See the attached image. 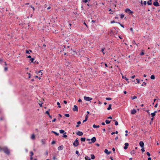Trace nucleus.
<instances>
[{
  "instance_id": "nucleus-61",
  "label": "nucleus",
  "mask_w": 160,
  "mask_h": 160,
  "mask_svg": "<svg viewBox=\"0 0 160 160\" xmlns=\"http://www.w3.org/2000/svg\"><path fill=\"white\" fill-rule=\"evenodd\" d=\"M30 153L31 154L30 156H32L33 155V153L31 151Z\"/></svg>"
},
{
  "instance_id": "nucleus-1",
  "label": "nucleus",
  "mask_w": 160,
  "mask_h": 160,
  "mask_svg": "<svg viewBox=\"0 0 160 160\" xmlns=\"http://www.w3.org/2000/svg\"><path fill=\"white\" fill-rule=\"evenodd\" d=\"M2 150L5 153L8 155H9L10 154V150L7 147H3Z\"/></svg>"
},
{
  "instance_id": "nucleus-57",
  "label": "nucleus",
  "mask_w": 160,
  "mask_h": 160,
  "mask_svg": "<svg viewBox=\"0 0 160 160\" xmlns=\"http://www.w3.org/2000/svg\"><path fill=\"white\" fill-rule=\"evenodd\" d=\"M65 116L67 117H69V115L68 114H65Z\"/></svg>"
},
{
  "instance_id": "nucleus-5",
  "label": "nucleus",
  "mask_w": 160,
  "mask_h": 160,
  "mask_svg": "<svg viewBox=\"0 0 160 160\" xmlns=\"http://www.w3.org/2000/svg\"><path fill=\"white\" fill-rule=\"evenodd\" d=\"M143 81H136V82H135V81H132L131 83L133 84H135L136 83H141V82H142Z\"/></svg>"
},
{
  "instance_id": "nucleus-11",
  "label": "nucleus",
  "mask_w": 160,
  "mask_h": 160,
  "mask_svg": "<svg viewBox=\"0 0 160 160\" xmlns=\"http://www.w3.org/2000/svg\"><path fill=\"white\" fill-rule=\"evenodd\" d=\"M104 152L106 153L107 154H109L111 152V151H108L107 149H105L104 150Z\"/></svg>"
},
{
  "instance_id": "nucleus-25",
  "label": "nucleus",
  "mask_w": 160,
  "mask_h": 160,
  "mask_svg": "<svg viewBox=\"0 0 160 160\" xmlns=\"http://www.w3.org/2000/svg\"><path fill=\"white\" fill-rule=\"evenodd\" d=\"M105 48L104 47L101 49V51L103 53V54H104L105 53L104 52Z\"/></svg>"
},
{
  "instance_id": "nucleus-23",
  "label": "nucleus",
  "mask_w": 160,
  "mask_h": 160,
  "mask_svg": "<svg viewBox=\"0 0 160 160\" xmlns=\"http://www.w3.org/2000/svg\"><path fill=\"white\" fill-rule=\"evenodd\" d=\"M144 50H142L141 52H140V55L141 56H142L143 55H144Z\"/></svg>"
},
{
  "instance_id": "nucleus-10",
  "label": "nucleus",
  "mask_w": 160,
  "mask_h": 160,
  "mask_svg": "<svg viewBox=\"0 0 160 160\" xmlns=\"http://www.w3.org/2000/svg\"><path fill=\"white\" fill-rule=\"evenodd\" d=\"M63 148H64V147H63V145H61V146H59L58 148V149L59 151H60V150H62V149H63Z\"/></svg>"
},
{
  "instance_id": "nucleus-15",
  "label": "nucleus",
  "mask_w": 160,
  "mask_h": 160,
  "mask_svg": "<svg viewBox=\"0 0 160 160\" xmlns=\"http://www.w3.org/2000/svg\"><path fill=\"white\" fill-rule=\"evenodd\" d=\"M139 145L141 148H143L144 144L142 141H140L139 142Z\"/></svg>"
},
{
  "instance_id": "nucleus-3",
  "label": "nucleus",
  "mask_w": 160,
  "mask_h": 160,
  "mask_svg": "<svg viewBox=\"0 0 160 160\" xmlns=\"http://www.w3.org/2000/svg\"><path fill=\"white\" fill-rule=\"evenodd\" d=\"M79 142L78 140V138H77L76 140L73 143V145L74 147H77L78 145Z\"/></svg>"
},
{
  "instance_id": "nucleus-54",
  "label": "nucleus",
  "mask_w": 160,
  "mask_h": 160,
  "mask_svg": "<svg viewBox=\"0 0 160 160\" xmlns=\"http://www.w3.org/2000/svg\"><path fill=\"white\" fill-rule=\"evenodd\" d=\"M146 154L149 157H150L151 155L150 153L148 152H147Z\"/></svg>"
},
{
  "instance_id": "nucleus-26",
  "label": "nucleus",
  "mask_w": 160,
  "mask_h": 160,
  "mask_svg": "<svg viewBox=\"0 0 160 160\" xmlns=\"http://www.w3.org/2000/svg\"><path fill=\"white\" fill-rule=\"evenodd\" d=\"M85 158L86 160H91L90 159V158L89 157L87 156H86Z\"/></svg>"
},
{
  "instance_id": "nucleus-46",
  "label": "nucleus",
  "mask_w": 160,
  "mask_h": 160,
  "mask_svg": "<svg viewBox=\"0 0 160 160\" xmlns=\"http://www.w3.org/2000/svg\"><path fill=\"white\" fill-rule=\"evenodd\" d=\"M87 5L88 7V8H90V7H91L92 6V5L91 4H89V3H88L87 4Z\"/></svg>"
},
{
  "instance_id": "nucleus-6",
  "label": "nucleus",
  "mask_w": 160,
  "mask_h": 160,
  "mask_svg": "<svg viewBox=\"0 0 160 160\" xmlns=\"http://www.w3.org/2000/svg\"><path fill=\"white\" fill-rule=\"evenodd\" d=\"M158 0H155V1L153 3V4L156 7L159 6L160 4L158 1Z\"/></svg>"
},
{
  "instance_id": "nucleus-47",
  "label": "nucleus",
  "mask_w": 160,
  "mask_h": 160,
  "mask_svg": "<svg viewBox=\"0 0 160 160\" xmlns=\"http://www.w3.org/2000/svg\"><path fill=\"white\" fill-rule=\"evenodd\" d=\"M75 153L76 154L78 155V156H79L80 154L79 153V151L78 150H76L75 152Z\"/></svg>"
},
{
  "instance_id": "nucleus-51",
  "label": "nucleus",
  "mask_w": 160,
  "mask_h": 160,
  "mask_svg": "<svg viewBox=\"0 0 160 160\" xmlns=\"http://www.w3.org/2000/svg\"><path fill=\"white\" fill-rule=\"evenodd\" d=\"M137 98V97L136 96H134L133 97H132V100L136 99Z\"/></svg>"
},
{
  "instance_id": "nucleus-8",
  "label": "nucleus",
  "mask_w": 160,
  "mask_h": 160,
  "mask_svg": "<svg viewBox=\"0 0 160 160\" xmlns=\"http://www.w3.org/2000/svg\"><path fill=\"white\" fill-rule=\"evenodd\" d=\"M91 142H89V143L90 144V143H92H92L96 141V138L94 137H93L91 139Z\"/></svg>"
},
{
  "instance_id": "nucleus-7",
  "label": "nucleus",
  "mask_w": 160,
  "mask_h": 160,
  "mask_svg": "<svg viewBox=\"0 0 160 160\" xmlns=\"http://www.w3.org/2000/svg\"><path fill=\"white\" fill-rule=\"evenodd\" d=\"M84 98L85 100L87 101H90L92 100V98H91L84 96Z\"/></svg>"
},
{
  "instance_id": "nucleus-38",
  "label": "nucleus",
  "mask_w": 160,
  "mask_h": 160,
  "mask_svg": "<svg viewBox=\"0 0 160 160\" xmlns=\"http://www.w3.org/2000/svg\"><path fill=\"white\" fill-rule=\"evenodd\" d=\"M101 64H104V65H105V67L106 68L107 67H108V65H107V64L106 63L102 62Z\"/></svg>"
},
{
  "instance_id": "nucleus-12",
  "label": "nucleus",
  "mask_w": 160,
  "mask_h": 160,
  "mask_svg": "<svg viewBox=\"0 0 160 160\" xmlns=\"http://www.w3.org/2000/svg\"><path fill=\"white\" fill-rule=\"evenodd\" d=\"M32 50L30 49H29L28 50H26L25 51V52L26 54H30V52H32Z\"/></svg>"
},
{
  "instance_id": "nucleus-52",
  "label": "nucleus",
  "mask_w": 160,
  "mask_h": 160,
  "mask_svg": "<svg viewBox=\"0 0 160 160\" xmlns=\"http://www.w3.org/2000/svg\"><path fill=\"white\" fill-rule=\"evenodd\" d=\"M34 64L36 63L37 64H39V62L38 61H34V63H33Z\"/></svg>"
},
{
  "instance_id": "nucleus-63",
  "label": "nucleus",
  "mask_w": 160,
  "mask_h": 160,
  "mask_svg": "<svg viewBox=\"0 0 160 160\" xmlns=\"http://www.w3.org/2000/svg\"><path fill=\"white\" fill-rule=\"evenodd\" d=\"M144 5H146L147 4V2L146 1H144L143 3Z\"/></svg>"
},
{
  "instance_id": "nucleus-55",
  "label": "nucleus",
  "mask_w": 160,
  "mask_h": 160,
  "mask_svg": "<svg viewBox=\"0 0 160 160\" xmlns=\"http://www.w3.org/2000/svg\"><path fill=\"white\" fill-rule=\"evenodd\" d=\"M83 24L86 26V27L88 28V25H87V24L85 22H83Z\"/></svg>"
},
{
  "instance_id": "nucleus-28",
  "label": "nucleus",
  "mask_w": 160,
  "mask_h": 160,
  "mask_svg": "<svg viewBox=\"0 0 160 160\" xmlns=\"http://www.w3.org/2000/svg\"><path fill=\"white\" fill-rule=\"evenodd\" d=\"M86 140V138H81V140L82 142H84Z\"/></svg>"
},
{
  "instance_id": "nucleus-48",
  "label": "nucleus",
  "mask_w": 160,
  "mask_h": 160,
  "mask_svg": "<svg viewBox=\"0 0 160 160\" xmlns=\"http://www.w3.org/2000/svg\"><path fill=\"white\" fill-rule=\"evenodd\" d=\"M116 22H115L114 20H113L111 21L110 23L111 24H112V23H116Z\"/></svg>"
},
{
  "instance_id": "nucleus-50",
  "label": "nucleus",
  "mask_w": 160,
  "mask_h": 160,
  "mask_svg": "<svg viewBox=\"0 0 160 160\" xmlns=\"http://www.w3.org/2000/svg\"><path fill=\"white\" fill-rule=\"evenodd\" d=\"M53 133L55 134L57 136H58L59 135V134L57 132H53Z\"/></svg>"
},
{
  "instance_id": "nucleus-13",
  "label": "nucleus",
  "mask_w": 160,
  "mask_h": 160,
  "mask_svg": "<svg viewBox=\"0 0 160 160\" xmlns=\"http://www.w3.org/2000/svg\"><path fill=\"white\" fill-rule=\"evenodd\" d=\"M124 145L125 146L124 147V148L126 150L128 148V146L129 144L128 143L126 142L125 143Z\"/></svg>"
},
{
  "instance_id": "nucleus-4",
  "label": "nucleus",
  "mask_w": 160,
  "mask_h": 160,
  "mask_svg": "<svg viewBox=\"0 0 160 160\" xmlns=\"http://www.w3.org/2000/svg\"><path fill=\"white\" fill-rule=\"evenodd\" d=\"M71 62H66L65 65L68 68V69H70V68H72L71 65Z\"/></svg>"
},
{
  "instance_id": "nucleus-16",
  "label": "nucleus",
  "mask_w": 160,
  "mask_h": 160,
  "mask_svg": "<svg viewBox=\"0 0 160 160\" xmlns=\"http://www.w3.org/2000/svg\"><path fill=\"white\" fill-rule=\"evenodd\" d=\"M35 59V58H31L29 60V62L30 63H34V60Z\"/></svg>"
},
{
  "instance_id": "nucleus-31",
  "label": "nucleus",
  "mask_w": 160,
  "mask_h": 160,
  "mask_svg": "<svg viewBox=\"0 0 160 160\" xmlns=\"http://www.w3.org/2000/svg\"><path fill=\"white\" fill-rule=\"evenodd\" d=\"M68 22L69 23V26H70L69 29H71V26H72V24L71 23V22H70V21H68Z\"/></svg>"
},
{
  "instance_id": "nucleus-33",
  "label": "nucleus",
  "mask_w": 160,
  "mask_h": 160,
  "mask_svg": "<svg viewBox=\"0 0 160 160\" xmlns=\"http://www.w3.org/2000/svg\"><path fill=\"white\" fill-rule=\"evenodd\" d=\"M91 158L92 159H94L95 158V156L94 154L91 155Z\"/></svg>"
},
{
  "instance_id": "nucleus-19",
  "label": "nucleus",
  "mask_w": 160,
  "mask_h": 160,
  "mask_svg": "<svg viewBox=\"0 0 160 160\" xmlns=\"http://www.w3.org/2000/svg\"><path fill=\"white\" fill-rule=\"evenodd\" d=\"M122 76V78L123 79H124L125 80H129V79L126 77V75L124 76L122 74H121Z\"/></svg>"
},
{
  "instance_id": "nucleus-35",
  "label": "nucleus",
  "mask_w": 160,
  "mask_h": 160,
  "mask_svg": "<svg viewBox=\"0 0 160 160\" xmlns=\"http://www.w3.org/2000/svg\"><path fill=\"white\" fill-rule=\"evenodd\" d=\"M66 134V132H64L63 133V135L62 136L64 138H66L67 137V136L65 135Z\"/></svg>"
},
{
  "instance_id": "nucleus-18",
  "label": "nucleus",
  "mask_w": 160,
  "mask_h": 160,
  "mask_svg": "<svg viewBox=\"0 0 160 160\" xmlns=\"http://www.w3.org/2000/svg\"><path fill=\"white\" fill-rule=\"evenodd\" d=\"M152 0H149L147 2V4L148 5H151L152 4Z\"/></svg>"
},
{
  "instance_id": "nucleus-64",
  "label": "nucleus",
  "mask_w": 160,
  "mask_h": 160,
  "mask_svg": "<svg viewBox=\"0 0 160 160\" xmlns=\"http://www.w3.org/2000/svg\"><path fill=\"white\" fill-rule=\"evenodd\" d=\"M115 124L116 126L118 125V122L117 121H116Z\"/></svg>"
},
{
  "instance_id": "nucleus-39",
  "label": "nucleus",
  "mask_w": 160,
  "mask_h": 160,
  "mask_svg": "<svg viewBox=\"0 0 160 160\" xmlns=\"http://www.w3.org/2000/svg\"><path fill=\"white\" fill-rule=\"evenodd\" d=\"M42 71V70H39L38 72V73H37L38 74L39 73H41L40 75H41V76L42 75V73L41 72Z\"/></svg>"
},
{
  "instance_id": "nucleus-45",
  "label": "nucleus",
  "mask_w": 160,
  "mask_h": 160,
  "mask_svg": "<svg viewBox=\"0 0 160 160\" xmlns=\"http://www.w3.org/2000/svg\"><path fill=\"white\" fill-rule=\"evenodd\" d=\"M130 153L132 155L134 154L135 153V151L134 150H133L132 151L130 152Z\"/></svg>"
},
{
  "instance_id": "nucleus-27",
  "label": "nucleus",
  "mask_w": 160,
  "mask_h": 160,
  "mask_svg": "<svg viewBox=\"0 0 160 160\" xmlns=\"http://www.w3.org/2000/svg\"><path fill=\"white\" fill-rule=\"evenodd\" d=\"M92 127L93 128H98L99 127V125H96L95 124H94L93 125Z\"/></svg>"
},
{
  "instance_id": "nucleus-21",
  "label": "nucleus",
  "mask_w": 160,
  "mask_h": 160,
  "mask_svg": "<svg viewBox=\"0 0 160 160\" xmlns=\"http://www.w3.org/2000/svg\"><path fill=\"white\" fill-rule=\"evenodd\" d=\"M157 112L156 111H155L154 112L151 113V115L152 117H153L155 116L156 115V113Z\"/></svg>"
},
{
  "instance_id": "nucleus-58",
  "label": "nucleus",
  "mask_w": 160,
  "mask_h": 160,
  "mask_svg": "<svg viewBox=\"0 0 160 160\" xmlns=\"http://www.w3.org/2000/svg\"><path fill=\"white\" fill-rule=\"evenodd\" d=\"M132 43L133 44H135L136 45V42H135V41L134 40H133L132 41Z\"/></svg>"
},
{
  "instance_id": "nucleus-56",
  "label": "nucleus",
  "mask_w": 160,
  "mask_h": 160,
  "mask_svg": "<svg viewBox=\"0 0 160 160\" xmlns=\"http://www.w3.org/2000/svg\"><path fill=\"white\" fill-rule=\"evenodd\" d=\"M135 77V76L134 75H133V76H131L130 78L132 79H134Z\"/></svg>"
},
{
  "instance_id": "nucleus-2",
  "label": "nucleus",
  "mask_w": 160,
  "mask_h": 160,
  "mask_svg": "<svg viewBox=\"0 0 160 160\" xmlns=\"http://www.w3.org/2000/svg\"><path fill=\"white\" fill-rule=\"evenodd\" d=\"M125 12L129 14H132L133 13V12L130 10L129 8H127L125 9Z\"/></svg>"
},
{
  "instance_id": "nucleus-14",
  "label": "nucleus",
  "mask_w": 160,
  "mask_h": 160,
  "mask_svg": "<svg viewBox=\"0 0 160 160\" xmlns=\"http://www.w3.org/2000/svg\"><path fill=\"white\" fill-rule=\"evenodd\" d=\"M77 135L78 136H81L83 135V133L81 131H78L76 133Z\"/></svg>"
},
{
  "instance_id": "nucleus-36",
  "label": "nucleus",
  "mask_w": 160,
  "mask_h": 160,
  "mask_svg": "<svg viewBox=\"0 0 160 160\" xmlns=\"http://www.w3.org/2000/svg\"><path fill=\"white\" fill-rule=\"evenodd\" d=\"M65 51L67 52H68V51H66V50L64 48H62V49L61 50L60 52H62L63 51Z\"/></svg>"
},
{
  "instance_id": "nucleus-40",
  "label": "nucleus",
  "mask_w": 160,
  "mask_h": 160,
  "mask_svg": "<svg viewBox=\"0 0 160 160\" xmlns=\"http://www.w3.org/2000/svg\"><path fill=\"white\" fill-rule=\"evenodd\" d=\"M27 74H28V78H30L31 77V75L30 74V73H27Z\"/></svg>"
},
{
  "instance_id": "nucleus-44",
  "label": "nucleus",
  "mask_w": 160,
  "mask_h": 160,
  "mask_svg": "<svg viewBox=\"0 0 160 160\" xmlns=\"http://www.w3.org/2000/svg\"><path fill=\"white\" fill-rule=\"evenodd\" d=\"M4 70L5 72H7L8 71V68L7 67H5L4 68Z\"/></svg>"
},
{
  "instance_id": "nucleus-24",
  "label": "nucleus",
  "mask_w": 160,
  "mask_h": 160,
  "mask_svg": "<svg viewBox=\"0 0 160 160\" xmlns=\"http://www.w3.org/2000/svg\"><path fill=\"white\" fill-rule=\"evenodd\" d=\"M31 138L32 140H34L35 139V135L34 134H32L31 136Z\"/></svg>"
},
{
  "instance_id": "nucleus-49",
  "label": "nucleus",
  "mask_w": 160,
  "mask_h": 160,
  "mask_svg": "<svg viewBox=\"0 0 160 160\" xmlns=\"http://www.w3.org/2000/svg\"><path fill=\"white\" fill-rule=\"evenodd\" d=\"M57 104L58 105V107L59 108H60L61 107V106L60 105V103L59 102H57Z\"/></svg>"
},
{
  "instance_id": "nucleus-62",
  "label": "nucleus",
  "mask_w": 160,
  "mask_h": 160,
  "mask_svg": "<svg viewBox=\"0 0 160 160\" xmlns=\"http://www.w3.org/2000/svg\"><path fill=\"white\" fill-rule=\"evenodd\" d=\"M46 113L48 115H50L49 112L48 111H47L46 112Z\"/></svg>"
},
{
  "instance_id": "nucleus-32",
  "label": "nucleus",
  "mask_w": 160,
  "mask_h": 160,
  "mask_svg": "<svg viewBox=\"0 0 160 160\" xmlns=\"http://www.w3.org/2000/svg\"><path fill=\"white\" fill-rule=\"evenodd\" d=\"M105 122H106V124H108L110 123V121H109V120H106V121H105Z\"/></svg>"
},
{
  "instance_id": "nucleus-30",
  "label": "nucleus",
  "mask_w": 160,
  "mask_h": 160,
  "mask_svg": "<svg viewBox=\"0 0 160 160\" xmlns=\"http://www.w3.org/2000/svg\"><path fill=\"white\" fill-rule=\"evenodd\" d=\"M120 18L121 19H122L124 18V15L123 14V13H122V14H120Z\"/></svg>"
},
{
  "instance_id": "nucleus-37",
  "label": "nucleus",
  "mask_w": 160,
  "mask_h": 160,
  "mask_svg": "<svg viewBox=\"0 0 160 160\" xmlns=\"http://www.w3.org/2000/svg\"><path fill=\"white\" fill-rule=\"evenodd\" d=\"M3 62H4V61L3 59L0 58V64H2Z\"/></svg>"
},
{
  "instance_id": "nucleus-43",
  "label": "nucleus",
  "mask_w": 160,
  "mask_h": 160,
  "mask_svg": "<svg viewBox=\"0 0 160 160\" xmlns=\"http://www.w3.org/2000/svg\"><path fill=\"white\" fill-rule=\"evenodd\" d=\"M29 7H31L33 11V12H34V11H35V8H34L32 6V5H30L29 6Z\"/></svg>"
},
{
  "instance_id": "nucleus-29",
  "label": "nucleus",
  "mask_w": 160,
  "mask_h": 160,
  "mask_svg": "<svg viewBox=\"0 0 160 160\" xmlns=\"http://www.w3.org/2000/svg\"><path fill=\"white\" fill-rule=\"evenodd\" d=\"M111 107H112V105L111 104H109L108 107L107 108V109L109 110L110 109H111Z\"/></svg>"
},
{
  "instance_id": "nucleus-41",
  "label": "nucleus",
  "mask_w": 160,
  "mask_h": 160,
  "mask_svg": "<svg viewBox=\"0 0 160 160\" xmlns=\"http://www.w3.org/2000/svg\"><path fill=\"white\" fill-rule=\"evenodd\" d=\"M146 84V83L145 82H143L142 83V84L141 86H145Z\"/></svg>"
},
{
  "instance_id": "nucleus-34",
  "label": "nucleus",
  "mask_w": 160,
  "mask_h": 160,
  "mask_svg": "<svg viewBox=\"0 0 160 160\" xmlns=\"http://www.w3.org/2000/svg\"><path fill=\"white\" fill-rule=\"evenodd\" d=\"M59 132H60V133H64V131L63 130H59Z\"/></svg>"
},
{
  "instance_id": "nucleus-20",
  "label": "nucleus",
  "mask_w": 160,
  "mask_h": 160,
  "mask_svg": "<svg viewBox=\"0 0 160 160\" xmlns=\"http://www.w3.org/2000/svg\"><path fill=\"white\" fill-rule=\"evenodd\" d=\"M88 115H87L86 116H85V119L83 121V122H86L87 120H88Z\"/></svg>"
},
{
  "instance_id": "nucleus-17",
  "label": "nucleus",
  "mask_w": 160,
  "mask_h": 160,
  "mask_svg": "<svg viewBox=\"0 0 160 160\" xmlns=\"http://www.w3.org/2000/svg\"><path fill=\"white\" fill-rule=\"evenodd\" d=\"M136 112V110L135 109H133L132 110L131 113L132 114H134Z\"/></svg>"
},
{
  "instance_id": "nucleus-53",
  "label": "nucleus",
  "mask_w": 160,
  "mask_h": 160,
  "mask_svg": "<svg viewBox=\"0 0 160 160\" xmlns=\"http://www.w3.org/2000/svg\"><path fill=\"white\" fill-rule=\"evenodd\" d=\"M106 99L107 100H112V98H106Z\"/></svg>"
},
{
  "instance_id": "nucleus-22",
  "label": "nucleus",
  "mask_w": 160,
  "mask_h": 160,
  "mask_svg": "<svg viewBox=\"0 0 160 160\" xmlns=\"http://www.w3.org/2000/svg\"><path fill=\"white\" fill-rule=\"evenodd\" d=\"M150 78L152 80L154 79L155 78V76L154 75H152L150 77Z\"/></svg>"
},
{
  "instance_id": "nucleus-9",
  "label": "nucleus",
  "mask_w": 160,
  "mask_h": 160,
  "mask_svg": "<svg viewBox=\"0 0 160 160\" xmlns=\"http://www.w3.org/2000/svg\"><path fill=\"white\" fill-rule=\"evenodd\" d=\"M73 111H78V107L77 106L75 105L74 106V107L72 109Z\"/></svg>"
},
{
  "instance_id": "nucleus-59",
  "label": "nucleus",
  "mask_w": 160,
  "mask_h": 160,
  "mask_svg": "<svg viewBox=\"0 0 160 160\" xmlns=\"http://www.w3.org/2000/svg\"><path fill=\"white\" fill-rule=\"evenodd\" d=\"M27 58H30V59L32 58L31 57V55H27Z\"/></svg>"
},
{
  "instance_id": "nucleus-42",
  "label": "nucleus",
  "mask_w": 160,
  "mask_h": 160,
  "mask_svg": "<svg viewBox=\"0 0 160 160\" xmlns=\"http://www.w3.org/2000/svg\"><path fill=\"white\" fill-rule=\"evenodd\" d=\"M82 2L85 3H87V2H88V0H82Z\"/></svg>"
},
{
  "instance_id": "nucleus-60",
  "label": "nucleus",
  "mask_w": 160,
  "mask_h": 160,
  "mask_svg": "<svg viewBox=\"0 0 160 160\" xmlns=\"http://www.w3.org/2000/svg\"><path fill=\"white\" fill-rule=\"evenodd\" d=\"M55 143V141H54V140H53L51 144H54Z\"/></svg>"
}]
</instances>
